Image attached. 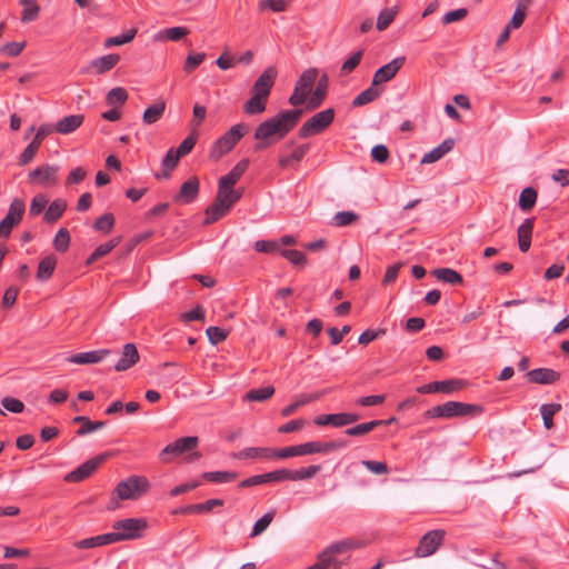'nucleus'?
I'll return each instance as SVG.
<instances>
[{
    "instance_id": "36",
    "label": "nucleus",
    "mask_w": 569,
    "mask_h": 569,
    "mask_svg": "<svg viewBox=\"0 0 569 569\" xmlns=\"http://www.w3.org/2000/svg\"><path fill=\"white\" fill-rule=\"evenodd\" d=\"M432 274L437 280L449 283V284H462V276L451 268H437L432 271Z\"/></svg>"
},
{
    "instance_id": "48",
    "label": "nucleus",
    "mask_w": 569,
    "mask_h": 569,
    "mask_svg": "<svg viewBox=\"0 0 569 569\" xmlns=\"http://www.w3.org/2000/svg\"><path fill=\"white\" fill-rule=\"evenodd\" d=\"M70 241H71V238H70V233H69L68 229L60 228L53 239V248L58 252L63 253L69 249Z\"/></svg>"
},
{
    "instance_id": "21",
    "label": "nucleus",
    "mask_w": 569,
    "mask_h": 569,
    "mask_svg": "<svg viewBox=\"0 0 569 569\" xmlns=\"http://www.w3.org/2000/svg\"><path fill=\"white\" fill-rule=\"evenodd\" d=\"M329 88V77L327 72H323L317 82V87L311 93L309 100H308V108L309 109H317L319 108L322 102L325 101Z\"/></svg>"
},
{
    "instance_id": "14",
    "label": "nucleus",
    "mask_w": 569,
    "mask_h": 569,
    "mask_svg": "<svg viewBox=\"0 0 569 569\" xmlns=\"http://www.w3.org/2000/svg\"><path fill=\"white\" fill-rule=\"evenodd\" d=\"M466 386V381L461 379H448L442 381H432L417 389L419 393L442 392L446 395L461 390Z\"/></svg>"
},
{
    "instance_id": "40",
    "label": "nucleus",
    "mask_w": 569,
    "mask_h": 569,
    "mask_svg": "<svg viewBox=\"0 0 569 569\" xmlns=\"http://www.w3.org/2000/svg\"><path fill=\"white\" fill-rule=\"evenodd\" d=\"M531 3V0H517V7L513 12V16L509 23L507 24L511 29H518L522 26L526 17H527V10L529 4Z\"/></svg>"
},
{
    "instance_id": "32",
    "label": "nucleus",
    "mask_w": 569,
    "mask_h": 569,
    "mask_svg": "<svg viewBox=\"0 0 569 569\" xmlns=\"http://www.w3.org/2000/svg\"><path fill=\"white\" fill-rule=\"evenodd\" d=\"M166 111V102L164 100H158L156 103L149 106L142 116V121L144 124H153L158 122L164 114Z\"/></svg>"
},
{
    "instance_id": "54",
    "label": "nucleus",
    "mask_w": 569,
    "mask_h": 569,
    "mask_svg": "<svg viewBox=\"0 0 569 569\" xmlns=\"http://www.w3.org/2000/svg\"><path fill=\"white\" fill-rule=\"evenodd\" d=\"M47 204H48V198L46 194H43V193L36 194L31 200L29 214L33 216V217L40 214L46 209Z\"/></svg>"
},
{
    "instance_id": "13",
    "label": "nucleus",
    "mask_w": 569,
    "mask_h": 569,
    "mask_svg": "<svg viewBox=\"0 0 569 569\" xmlns=\"http://www.w3.org/2000/svg\"><path fill=\"white\" fill-rule=\"evenodd\" d=\"M231 210V206L223 198L222 192L219 190L211 204L204 210L206 218L203 220L204 226L212 224L223 218Z\"/></svg>"
},
{
    "instance_id": "17",
    "label": "nucleus",
    "mask_w": 569,
    "mask_h": 569,
    "mask_svg": "<svg viewBox=\"0 0 569 569\" xmlns=\"http://www.w3.org/2000/svg\"><path fill=\"white\" fill-rule=\"evenodd\" d=\"M406 58L405 57H397L389 63L380 67L373 76V86L381 84L385 82H388L391 80L398 71L402 68L405 64Z\"/></svg>"
},
{
    "instance_id": "15",
    "label": "nucleus",
    "mask_w": 569,
    "mask_h": 569,
    "mask_svg": "<svg viewBox=\"0 0 569 569\" xmlns=\"http://www.w3.org/2000/svg\"><path fill=\"white\" fill-rule=\"evenodd\" d=\"M59 167L54 164H42L31 170L28 178L31 182H36L40 186H51L58 182Z\"/></svg>"
},
{
    "instance_id": "20",
    "label": "nucleus",
    "mask_w": 569,
    "mask_h": 569,
    "mask_svg": "<svg viewBox=\"0 0 569 569\" xmlns=\"http://www.w3.org/2000/svg\"><path fill=\"white\" fill-rule=\"evenodd\" d=\"M200 183L197 177H192L180 187V190L174 194L173 200L176 202L191 203L199 194Z\"/></svg>"
},
{
    "instance_id": "50",
    "label": "nucleus",
    "mask_w": 569,
    "mask_h": 569,
    "mask_svg": "<svg viewBox=\"0 0 569 569\" xmlns=\"http://www.w3.org/2000/svg\"><path fill=\"white\" fill-rule=\"evenodd\" d=\"M128 100V92L122 87L112 88L106 97V101L109 106L124 104Z\"/></svg>"
},
{
    "instance_id": "4",
    "label": "nucleus",
    "mask_w": 569,
    "mask_h": 569,
    "mask_svg": "<svg viewBox=\"0 0 569 569\" xmlns=\"http://www.w3.org/2000/svg\"><path fill=\"white\" fill-rule=\"evenodd\" d=\"M249 124L244 122L232 126L223 136H221L210 151V158L213 160L220 159L226 153L230 152L234 146L249 132Z\"/></svg>"
},
{
    "instance_id": "43",
    "label": "nucleus",
    "mask_w": 569,
    "mask_h": 569,
    "mask_svg": "<svg viewBox=\"0 0 569 569\" xmlns=\"http://www.w3.org/2000/svg\"><path fill=\"white\" fill-rule=\"evenodd\" d=\"M308 151L309 144H301L297 147L289 156H281L279 158V166L281 168H287L291 164L292 161L299 162L303 159Z\"/></svg>"
},
{
    "instance_id": "25",
    "label": "nucleus",
    "mask_w": 569,
    "mask_h": 569,
    "mask_svg": "<svg viewBox=\"0 0 569 569\" xmlns=\"http://www.w3.org/2000/svg\"><path fill=\"white\" fill-rule=\"evenodd\" d=\"M120 61L118 53H109L107 56L99 57L90 62L89 68L96 74H103L113 69Z\"/></svg>"
},
{
    "instance_id": "6",
    "label": "nucleus",
    "mask_w": 569,
    "mask_h": 569,
    "mask_svg": "<svg viewBox=\"0 0 569 569\" xmlns=\"http://www.w3.org/2000/svg\"><path fill=\"white\" fill-rule=\"evenodd\" d=\"M148 527L143 518H127L112 523L118 541L134 540L142 537V531Z\"/></svg>"
},
{
    "instance_id": "42",
    "label": "nucleus",
    "mask_w": 569,
    "mask_h": 569,
    "mask_svg": "<svg viewBox=\"0 0 569 569\" xmlns=\"http://www.w3.org/2000/svg\"><path fill=\"white\" fill-rule=\"evenodd\" d=\"M202 478L210 482L224 483L237 479L238 473L234 471H207L202 473Z\"/></svg>"
},
{
    "instance_id": "57",
    "label": "nucleus",
    "mask_w": 569,
    "mask_h": 569,
    "mask_svg": "<svg viewBox=\"0 0 569 569\" xmlns=\"http://www.w3.org/2000/svg\"><path fill=\"white\" fill-rule=\"evenodd\" d=\"M204 59H206V53H203V52L189 54L186 58L183 70L187 73L194 71L203 62Z\"/></svg>"
},
{
    "instance_id": "29",
    "label": "nucleus",
    "mask_w": 569,
    "mask_h": 569,
    "mask_svg": "<svg viewBox=\"0 0 569 569\" xmlns=\"http://www.w3.org/2000/svg\"><path fill=\"white\" fill-rule=\"evenodd\" d=\"M453 146L455 140L452 138L443 140L438 147L433 148L422 157L421 163H433L440 160L453 148Z\"/></svg>"
},
{
    "instance_id": "2",
    "label": "nucleus",
    "mask_w": 569,
    "mask_h": 569,
    "mask_svg": "<svg viewBox=\"0 0 569 569\" xmlns=\"http://www.w3.org/2000/svg\"><path fill=\"white\" fill-rule=\"evenodd\" d=\"M150 489V482L144 476L132 475L120 481L111 493L107 510L113 511L120 507V500H138Z\"/></svg>"
},
{
    "instance_id": "9",
    "label": "nucleus",
    "mask_w": 569,
    "mask_h": 569,
    "mask_svg": "<svg viewBox=\"0 0 569 569\" xmlns=\"http://www.w3.org/2000/svg\"><path fill=\"white\" fill-rule=\"evenodd\" d=\"M24 211V201L20 198H14L9 206L8 213L0 221V237L8 238L11 234L13 227L21 222Z\"/></svg>"
},
{
    "instance_id": "19",
    "label": "nucleus",
    "mask_w": 569,
    "mask_h": 569,
    "mask_svg": "<svg viewBox=\"0 0 569 569\" xmlns=\"http://www.w3.org/2000/svg\"><path fill=\"white\" fill-rule=\"evenodd\" d=\"M109 355H111L110 349H98L87 352H80L76 355H71L68 357V362L77 363V365H93L101 362Z\"/></svg>"
},
{
    "instance_id": "39",
    "label": "nucleus",
    "mask_w": 569,
    "mask_h": 569,
    "mask_svg": "<svg viewBox=\"0 0 569 569\" xmlns=\"http://www.w3.org/2000/svg\"><path fill=\"white\" fill-rule=\"evenodd\" d=\"M19 2L23 7L20 18L21 22L27 23L38 19L40 6L37 0H19Z\"/></svg>"
},
{
    "instance_id": "27",
    "label": "nucleus",
    "mask_w": 569,
    "mask_h": 569,
    "mask_svg": "<svg viewBox=\"0 0 569 569\" xmlns=\"http://www.w3.org/2000/svg\"><path fill=\"white\" fill-rule=\"evenodd\" d=\"M82 114H71L59 120L54 126V131L60 134H69L76 131L83 122Z\"/></svg>"
},
{
    "instance_id": "46",
    "label": "nucleus",
    "mask_w": 569,
    "mask_h": 569,
    "mask_svg": "<svg viewBox=\"0 0 569 569\" xmlns=\"http://www.w3.org/2000/svg\"><path fill=\"white\" fill-rule=\"evenodd\" d=\"M137 32H138L137 29L132 28V29L127 30L122 34L109 37L104 40L103 46L106 48H111V47H117V46H122V44L129 43L134 39Z\"/></svg>"
},
{
    "instance_id": "24",
    "label": "nucleus",
    "mask_w": 569,
    "mask_h": 569,
    "mask_svg": "<svg viewBox=\"0 0 569 569\" xmlns=\"http://www.w3.org/2000/svg\"><path fill=\"white\" fill-rule=\"evenodd\" d=\"M248 167V159L240 160L227 174L219 179L218 184H221V188L234 187L244 174Z\"/></svg>"
},
{
    "instance_id": "1",
    "label": "nucleus",
    "mask_w": 569,
    "mask_h": 569,
    "mask_svg": "<svg viewBox=\"0 0 569 569\" xmlns=\"http://www.w3.org/2000/svg\"><path fill=\"white\" fill-rule=\"evenodd\" d=\"M302 113V109L284 110L258 124L254 130V139L258 140L254 150L269 148L273 142V136L278 139L284 138L297 126Z\"/></svg>"
},
{
    "instance_id": "28",
    "label": "nucleus",
    "mask_w": 569,
    "mask_h": 569,
    "mask_svg": "<svg viewBox=\"0 0 569 569\" xmlns=\"http://www.w3.org/2000/svg\"><path fill=\"white\" fill-rule=\"evenodd\" d=\"M57 267V258L53 254L46 256L38 263L37 280L40 282L48 281Z\"/></svg>"
},
{
    "instance_id": "26",
    "label": "nucleus",
    "mask_w": 569,
    "mask_h": 569,
    "mask_svg": "<svg viewBox=\"0 0 569 569\" xmlns=\"http://www.w3.org/2000/svg\"><path fill=\"white\" fill-rule=\"evenodd\" d=\"M224 501L222 499H209L201 503L187 505L180 507L176 513L181 515H191V513H207L210 512L216 507H222Z\"/></svg>"
},
{
    "instance_id": "44",
    "label": "nucleus",
    "mask_w": 569,
    "mask_h": 569,
    "mask_svg": "<svg viewBox=\"0 0 569 569\" xmlns=\"http://www.w3.org/2000/svg\"><path fill=\"white\" fill-rule=\"evenodd\" d=\"M537 190L532 187L525 188L519 197V207L522 211L531 210L537 201Z\"/></svg>"
},
{
    "instance_id": "41",
    "label": "nucleus",
    "mask_w": 569,
    "mask_h": 569,
    "mask_svg": "<svg viewBox=\"0 0 569 569\" xmlns=\"http://www.w3.org/2000/svg\"><path fill=\"white\" fill-rule=\"evenodd\" d=\"M274 395V388L272 386H266L262 388L251 389L243 396V401H266Z\"/></svg>"
},
{
    "instance_id": "33",
    "label": "nucleus",
    "mask_w": 569,
    "mask_h": 569,
    "mask_svg": "<svg viewBox=\"0 0 569 569\" xmlns=\"http://www.w3.org/2000/svg\"><path fill=\"white\" fill-rule=\"evenodd\" d=\"M251 97L247 100L242 107V110L248 116L260 114L266 111L268 99L263 97L250 93Z\"/></svg>"
},
{
    "instance_id": "16",
    "label": "nucleus",
    "mask_w": 569,
    "mask_h": 569,
    "mask_svg": "<svg viewBox=\"0 0 569 569\" xmlns=\"http://www.w3.org/2000/svg\"><path fill=\"white\" fill-rule=\"evenodd\" d=\"M356 421V413L340 412L330 415H320L313 419L317 426H331L336 428L348 426Z\"/></svg>"
},
{
    "instance_id": "56",
    "label": "nucleus",
    "mask_w": 569,
    "mask_h": 569,
    "mask_svg": "<svg viewBox=\"0 0 569 569\" xmlns=\"http://www.w3.org/2000/svg\"><path fill=\"white\" fill-rule=\"evenodd\" d=\"M27 42H8L0 48V53L7 57H18L26 48Z\"/></svg>"
},
{
    "instance_id": "12",
    "label": "nucleus",
    "mask_w": 569,
    "mask_h": 569,
    "mask_svg": "<svg viewBox=\"0 0 569 569\" xmlns=\"http://www.w3.org/2000/svg\"><path fill=\"white\" fill-rule=\"evenodd\" d=\"M278 77V70L276 67L270 66L264 69V71L254 81L250 93H254L263 97V99H269L272 87L274 86L276 79Z\"/></svg>"
},
{
    "instance_id": "3",
    "label": "nucleus",
    "mask_w": 569,
    "mask_h": 569,
    "mask_svg": "<svg viewBox=\"0 0 569 569\" xmlns=\"http://www.w3.org/2000/svg\"><path fill=\"white\" fill-rule=\"evenodd\" d=\"M483 412L482 406L463 403L459 401H448L442 405L435 406L425 412L427 418H455L476 416Z\"/></svg>"
},
{
    "instance_id": "37",
    "label": "nucleus",
    "mask_w": 569,
    "mask_h": 569,
    "mask_svg": "<svg viewBox=\"0 0 569 569\" xmlns=\"http://www.w3.org/2000/svg\"><path fill=\"white\" fill-rule=\"evenodd\" d=\"M180 158L181 157L174 151L173 148L169 149L161 162V166L163 168V173L162 174L156 173L154 177L157 179L169 178L171 174V171H173L176 169V167L178 166Z\"/></svg>"
},
{
    "instance_id": "30",
    "label": "nucleus",
    "mask_w": 569,
    "mask_h": 569,
    "mask_svg": "<svg viewBox=\"0 0 569 569\" xmlns=\"http://www.w3.org/2000/svg\"><path fill=\"white\" fill-rule=\"evenodd\" d=\"M533 218L526 219L518 228V242L521 252H527L531 246Z\"/></svg>"
},
{
    "instance_id": "55",
    "label": "nucleus",
    "mask_w": 569,
    "mask_h": 569,
    "mask_svg": "<svg viewBox=\"0 0 569 569\" xmlns=\"http://www.w3.org/2000/svg\"><path fill=\"white\" fill-rule=\"evenodd\" d=\"M274 512L270 511L264 513L260 519L256 521L252 528L250 537H256L262 533L273 520Z\"/></svg>"
},
{
    "instance_id": "60",
    "label": "nucleus",
    "mask_w": 569,
    "mask_h": 569,
    "mask_svg": "<svg viewBox=\"0 0 569 569\" xmlns=\"http://www.w3.org/2000/svg\"><path fill=\"white\" fill-rule=\"evenodd\" d=\"M209 341L212 345H218L224 341L228 337V331L219 328V327H209L206 330Z\"/></svg>"
},
{
    "instance_id": "18",
    "label": "nucleus",
    "mask_w": 569,
    "mask_h": 569,
    "mask_svg": "<svg viewBox=\"0 0 569 569\" xmlns=\"http://www.w3.org/2000/svg\"><path fill=\"white\" fill-rule=\"evenodd\" d=\"M140 360V355L137 346L132 342H128L123 346L121 357L114 365L117 372L126 371L133 367Z\"/></svg>"
},
{
    "instance_id": "59",
    "label": "nucleus",
    "mask_w": 569,
    "mask_h": 569,
    "mask_svg": "<svg viewBox=\"0 0 569 569\" xmlns=\"http://www.w3.org/2000/svg\"><path fill=\"white\" fill-rule=\"evenodd\" d=\"M380 94V90L371 84L368 89L358 94V106H363L376 100Z\"/></svg>"
},
{
    "instance_id": "51",
    "label": "nucleus",
    "mask_w": 569,
    "mask_h": 569,
    "mask_svg": "<svg viewBox=\"0 0 569 569\" xmlns=\"http://www.w3.org/2000/svg\"><path fill=\"white\" fill-rule=\"evenodd\" d=\"M114 216L110 212L100 216L93 223V229L109 233L114 226Z\"/></svg>"
},
{
    "instance_id": "58",
    "label": "nucleus",
    "mask_w": 569,
    "mask_h": 569,
    "mask_svg": "<svg viewBox=\"0 0 569 569\" xmlns=\"http://www.w3.org/2000/svg\"><path fill=\"white\" fill-rule=\"evenodd\" d=\"M38 151H39V147H37L36 143L30 142L24 148L22 153L19 156V160H18L19 166H27L28 163H30L34 159Z\"/></svg>"
},
{
    "instance_id": "11",
    "label": "nucleus",
    "mask_w": 569,
    "mask_h": 569,
    "mask_svg": "<svg viewBox=\"0 0 569 569\" xmlns=\"http://www.w3.org/2000/svg\"><path fill=\"white\" fill-rule=\"evenodd\" d=\"M446 536V531L442 529L430 530L425 533L416 548L417 557H428L433 555L441 546Z\"/></svg>"
},
{
    "instance_id": "53",
    "label": "nucleus",
    "mask_w": 569,
    "mask_h": 569,
    "mask_svg": "<svg viewBox=\"0 0 569 569\" xmlns=\"http://www.w3.org/2000/svg\"><path fill=\"white\" fill-rule=\"evenodd\" d=\"M281 256L288 259L293 266L303 267L306 264V256L302 251L296 249H282Z\"/></svg>"
},
{
    "instance_id": "35",
    "label": "nucleus",
    "mask_w": 569,
    "mask_h": 569,
    "mask_svg": "<svg viewBox=\"0 0 569 569\" xmlns=\"http://www.w3.org/2000/svg\"><path fill=\"white\" fill-rule=\"evenodd\" d=\"M121 241V237L112 238L111 240L99 244L94 251L88 257L86 264H92L100 258L107 256L109 252H111Z\"/></svg>"
},
{
    "instance_id": "52",
    "label": "nucleus",
    "mask_w": 569,
    "mask_h": 569,
    "mask_svg": "<svg viewBox=\"0 0 569 569\" xmlns=\"http://www.w3.org/2000/svg\"><path fill=\"white\" fill-rule=\"evenodd\" d=\"M218 190L222 192L223 198L231 206V208L241 199L243 194V189H234L233 187L221 188V184H218Z\"/></svg>"
},
{
    "instance_id": "63",
    "label": "nucleus",
    "mask_w": 569,
    "mask_h": 569,
    "mask_svg": "<svg viewBox=\"0 0 569 569\" xmlns=\"http://www.w3.org/2000/svg\"><path fill=\"white\" fill-rule=\"evenodd\" d=\"M356 70V52H351L348 59L340 67L337 76L339 79H343Z\"/></svg>"
},
{
    "instance_id": "62",
    "label": "nucleus",
    "mask_w": 569,
    "mask_h": 569,
    "mask_svg": "<svg viewBox=\"0 0 569 569\" xmlns=\"http://www.w3.org/2000/svg\"><path fill=\"white\" fill-rule=\"evenodd\" d=\"M307 425V421L302 418L293 419L278 428L279 433H290L301 430Z\"/></svg>"
},
{
    "instance_id": "8",
    "label": "nucleus",
    "mask_w": 569,
    "mask_h": 569,
    "mask_svg": "<svg viewBox=\"0 0 569 569\" xmlns=\"http://www.w3.org/2000/svg\"><path fill=\"white\" fill-rule=\"evenodd\" d=\"M198 445L199 438L196 436L179 438L176 441L167 445L159 453V458L163 463H169L173 460V458L179 457L186 452L193 451Z\"/></svg>"
},
{
    "instance_id": "23",
    "label": "nucleus",
    "mask_w": 569,
    "mask_h": 569,
    "mask_svg": "<svg viewBox=\"0 0 569 569\" xmlns=\"http://www.w3.org/2000/svg\"><path fill=\"white\" fill-rule=\"evenodd\" d=\"M248 167V159L240 160L227 174L219 179L218 184H221V188L234 187L244 174Z\"/></svg>"
},
{
    "instance_id": "61",
    "label": "nucleus",
    "mask_w": 569,
    "mask_h": 569,
    "mask_svg": "<svg viewBox=\"0 0 569 569\" xmlns=\"http://www.w3.org/2000/svg\"><path fill=\"white\" fill-rule=\"evenodd\" d=\"M1 405L4 409L13 413H21L24 410V403L21 400L12 397H4L1 400Z\"/></svg>"
},
{
    "instance_id": "31",
    "label": "nucleus",
    "mask_w": 569,
    "mask_h": 569,
    "mask_svg": "<svg viewBox=\"0 0 569 569\" xmlns=\"http://www.w3.org/2000/svg\"><path fill=\"white\" fill-rule=\"evenodd\" d=\"M67 209V201L63 199L53 200L43 214V221L47 223L57 222Z\"/></svg>"
},
{
    "instance_id": "34",
    "label": "nucleus",
    "mask_w": 569,
    "mask_h": 569,
    "mask_svg": "<svg viewBox=\"0 0 569 569\" xmlns=\"http://www.w3.org/2000/svg\"><path fill=\"white\" fill-rule=\"evenodd\" d=\"M318 77L319 70L317 68H309L301 73L298 81L296 82V86L298 87V89H301L302 91H306L311 94L313 92L312 88Z\"/></svg>"
},
{
    "instance_id": "64",
    "label": "nucleus",
    "mask_w": 569,
    "mask_h": 569,
    "mask_svg": "<svg viewBox=\"0 0 569 569\" xmlns=\"http://www.w3.org/2000/svg\"><path fill=\"white\" fill-rule=\"evenodd\" d=\"M372 160L378 163H385L390 157V152L385 144H377L371 150Z\"/></svg>"
},
{
    "instance_id": "22",
    "label": "nucleus",
    "mask_w": 569,
    "mask_h": 569,
    "mask_svg": "<svg viewBox=\"0 0 569 569\" xmlns=\"http://www.w3.org/2000/svg\"><path fill=\"white\" fill-rule=\"evenodd\" d=\"M527 378L532 383L552 385L560 379V373L549 368H538L529 371Z\"/></svg>"
},
{
    "instance_id": "5",
    "label": "nucleus",
    "mask_w": 569,
    "mask_h": 569,
    "mask_svg": "<svg viewBox=\"0 0 569 569\" xmlns=\"http://www.w3.org/2000/svg\"><path fill=\"white\" fill-rule=\"evenodd\" d=\"M320 471V466L312 465L307 468H301L298 470H290V469H278L273 470L263 475H260L262 478V485L263 483H270V482H281V481H298V480H306L312 478L315 475H317Z\"/></svg>"
},
{
    "instance_id": "38",
    "label": "nucleus",
    "mask_w": 569,
    "mask_h": 569,
    "mask_svg": "<svg viewBox=\"0 0 569 569\" xmlns=\"http://www.w3.org/2000/svg\"><path fill=\"white\" fill-rule=\"evenodd\" d=\"M299 448L302 450V456H306L320 452H329L336 449L337 445L335 442L310 441L300 443Z\"/></svg>"
},
{
    "instance_id": "49",
    "label": "nucleus",
    "mask_w": 569,
    "mask_h": 569,
    "mask_svg": "<svg viewBox=\"0 0 569 569\" xmlns=\"http://www.w3.org/2000/svg\"><path fill=\"white\" fill-rule=\"evenodd\" d=\"M387 335L386 328H377V329H367L360 333L358 337V343L362 346H368L372 341L380 339Z\"/></svg>"
},
{
    "instance_id": "47",
    "label": "nucleus",
    "mask_w": 569,
    "mask_h": 569,
    "mask_svg": "<svg viewBox=\"0 0 569 569\" xmlns=\"http://www.w3.org/2000/svg\"><path fill=\"white\" fill-rule=\"evenodd\" d=\"M398 13V8H387L382 10L377 19V29L379 31L386 30L395 20L396 16Z\"/></svg>"
},
{
    "instance_id": "45",
    "label": "nucleus",
    "mask_w": 569,
    "mask_h": 569,
    "mask_svg": "<svg viewBox=\"0 0 569 569\" xmlns=\"http://www.w3.org/2000/svg\"><path fill=\"white\" fill-rule=\"evenodd\" d=\"M562 409L560 403H545L540 407L543 426L550 430L553 427V416Z\"/></svg>"
},
{
    "instance_id": "7",
    "label": "nucleus",
    "mask_w": 569,
    "mask_h": 569,
    "mask_svg": "<svg viewBox=\"0 0 569 569\" xmlns=\"http://www.w3.org/2000/svg\"><path fill=\"white\" fill-rule=\"evenodd\" d=\"M335 119V110H322L308 119L299 129L300 138H308L321 133Z\"/></svg>"
},
{
    "instance_id": "10",
    "label": "nucleus",
    "mask_w": 569,
    "mask_h": 569,
    "mask_svg": "<svg viewBox=\"0 0 569 569\" xmlns=\"http://www.w3.org/2000/svg\"><path fill=\"white\" fill-rule=\"evenodd\" d=\"M109 456L110 455L108 452H104L84 461L73 471L67 473L63 478L64 481L74 483L88 479L99 468V466L108 459Z\"/></svg>"
}]
</instances>
